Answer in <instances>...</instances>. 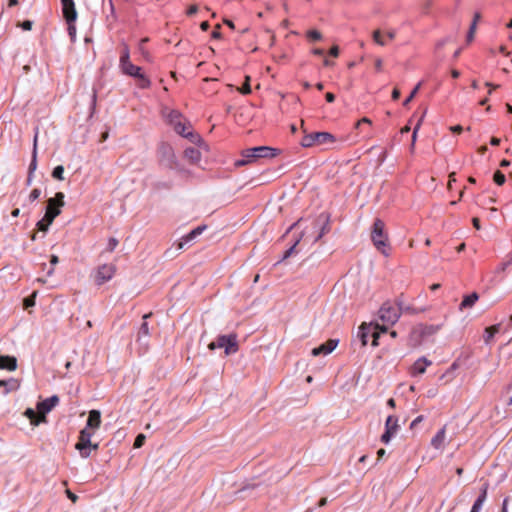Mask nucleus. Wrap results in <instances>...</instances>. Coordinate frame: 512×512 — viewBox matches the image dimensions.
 <instances>
[{"mask_svg": "<svg viewBox=\"0 0 512 512\" xmlns=\"http://www.w3.org/2000/svg\"><path fill=\"white\" fill-rule=\"evenodd\" d=\"M163 117L174 131L182 137L188 139L193 144L202 145L201 137L191 130V124L178 110H163Z\"/></svg>", "mask_w": 512, "mask_h": 512, "instance_id": "1", "label": "nucleus"}, {"mask_svg": "<svg viewBox=\"0 0 512 512\" xmlns=\"http://www.w3.org/2000/svg\"><path fill=\"white\" fill-rule=\"evenodd\" d=\"M336 141L335 136L329 132H312L306 133L301 139V146L310 148L319 145H329Z\"/></svg>", "mask_w": 512, "mask_h": 512, "instance_id": "2", "label": "nucleus"}, {"mask_svg": "<svg viewBox=\"0 0 512 512\" xmlns=\"http://www.w3.org/2000/svg\"><path fill=\"white\" fill-rule=\"evenodd\" d=\"M61 5L63 16L68 23V34L71 38V41L74 42L76 38V27L74 22L77 18L75 3L73 0H61Z\"/></svg>", "mask_w": 512, "mask_h": 512, "instance_id": "3", "label": "nucleus"}, {"mask_svg": "<svg viewBox=\"0 0 512 512\" xmlns=\"http://www.w3.org/2000/svg\"><path fill=\"white\" fill-rule=\"evenodd\" d=\"M385 224L381 219H376L373 223V228L371 232V239L376 248L381 251L383 254L387 255V235L384 232Z\"/></svg>", "mask_w": 512, "mask_h": 512, "instance_id": "4", "label": "nucleus"}, {"mask_svg": "<svg viewBox=\"0 0 512 512\" xmlns=\"http://www.w3.org/2000/svg\"><path fill=\"white\" fill-rule=\"evenodd\" d=\"M400 308L389 303H384L379 310V318L383 322L382 332L387 331V326L395 324L400 317Z\"/></svg>", "mask_w": 512, "mask_h": 512, "instance_id": "5", "label": "nucleus"}, {"mask_svg": "<svg viewBox=\"0 0 512 512\" xmlns=\"http://www.w3.org/2000/svg\"><path fill=\"white\" fill-rule=\"evenodd\" d=\"M64 206V194L57 192L54 197L49 198L47 201L46 212L44 220L52 223L54 219L61 213V207Z\"/></svg>", "mask_w": 512, "mask_h": 512, "instance_id": "6", "label": "nucleus"}, {"mask_svg": "<svg viewBox=\"0 0 512 512\" xmlns=\"http://www.w3.org/2000/svg\"><path fill=\"white\" fill-rule=\"evenodd\" d=\"M216 348H224L225 354L227 355L237 352L238 344L236 335L230 334L219 336L216 341L209 344L210 350H215Z\"/></svg>", "mask_w": 512, "mask_h": 512, "instance_id": "7", "label": "nucleus"}, {"mask_svg": "<svg viewBox=\"0 0 512 512\" xmlns=\"http://www.w3.org/2000/svg\"><path fill=\"white\" fill-rule=\"evenodd\" d=\"M94 432V430L84 427L79 433L75 448L79 451L82 458H88L91 454V438Z\"/></svg>", "mask_w": 512, "mask_h": 512, "instance_id": "8", "label": "nucleus"}, {"mask_svg": "<svg viewBox=\"0 0 512 512\" xmlns=\"http://www.w3.org/2000/svg\"><path fill=\"white\" fill-rule=\"evenodd\" d=\"M160 163L167 168L176 169L178 162L173 147L168 143H161L158 147Z\"/></svg>", "mask_w": 512, "mask_h": 512, "instance_id": "9", "label": "nucleus"}, {"mask_svg": "<svg viewBox=\"0 0 512 512\" xmlns=\"http://www.w3.org/2000/svg\"><path fill=\"white\" fill-rule=\"evenodd\" d=\"M121 71L128 76L138 80L140 88H148L151 84L150 80L142 73L139 66L134 65L132 62L126 63L120 67Z\"/></svg>", "mask_w": 512, "mask_h": 512, "instance_id": "10", "label": "nucleus"}, {"mask_svg": "<svg viewBox=\"0 0 512 512\" xmlns=\"http://www.w3.org/2000/svg\"><path fill=\"white\" fill-rule=\"evenodd\" d=\"M399 430L398 418L393 415H389L385 422V431L381 436V441L388 444L390 440L396 435Z\"/></svg>", "mask_w": 512, "mask_h": 512, "instance_id": "11", "label": "nucleus"}, {"mask_svg": "<svg viewBox=\"0 0 512 512\" xmlns=\"http://www.w3.org/2000/svg\"><path fill=\"white\" fill-rule=\"evenodd\" d=\"M116 272L114 264H103L97 269L95 281L97 285H102L111 280Z\"/></svg>", "mask_w": 512, "mask_h": 512, "instance_id": "12", "label": "nucleus"}, {"mask_svg": "<svg viewBox=\"0 0 512 512\" xmlns=\"http://www.w3.org/2000/svg\"><path fill=\"white\" fill-rule=\"evenodd\" d=\"M377 328H380L379 325H376L374 329H372L371 326H368L366 324H362L359 328L358 337L360 338L362 345L366 346L368 343V337L371 335L373 337L372 345L377 346L378 345V338L379 333L376 331Z\"/></svg>", "mask_w": 512, "mask_h": 512, "instance_id": "13", "label": "nucleus"}, {"mask_svg": "<svg viewBox=\"0 0 512 512\" xmlns=\"http://www.w3.org/2000/svg\"><path fill=\"white\" fill-rule=\"evenodd\" d=\"M59 403V397L53 395L37 404V410L42 415V420L46 419V414L49 413Z\"/></svg>", "mask_w": 512, "mask_h": 512, "instance_id": "14", "label": "nucleus"}, {"mask_svg": "<svg viewBox=\"0 0 512 512\" xmlns=\"http://www.w3.org/2000/svg\"><path fill=\"white\" fill-rule=\"evenodd\" d=\"M338 343V339H329L318 347L313 348L311 353L313 356L328 355L337 347Z\"/></svg>", "mask_w": 512, "mask_h": 512, "instance_id": "15", "label": "nucleus"}, {"mask_svg": "<svg viewBox=\"0 0 512 512\" xmlns=\"http://www.w3.org/2000/svg\"><path fill=\"white\" fill-rule=\"evenodd\" d=\"M255 153V158H273L278 155V150L269 146H257L250 148V151Z\"/></svg>", "mask_w": 512, "mask_h": 512, "instance_id": "16", "label": "nucleus"}, {"mask_svg": "<svg viewBox=\"0 0 512 512\" xmlns=\"http://www.w3.org/2000/svg\"><path fill=\"white\" fill-rule=\"evenodd\" d=\"M205 229H206V226L203 225V226H198V227L194 228L193 230H191L188 234H186L185 236H183L181 238L180 242L178 243V249H182L187 243L191 242L196 237L201 235Z\"/></svg>", "mask_w": 512, "mask_h": 512, "instance_id": "17", "label": "nucleus"}, {"mask_svg": "<svg viewBox=\"0 0 512 512\" xmlns=\"http://www.w3.org/2000/svg\"><path fill=\"white\" fill-rule=\"evenodd\" d=\"M100 424L101 413L98 410H91L89 412L85 427L95 431L100 427Z\"/></svg>", "mask_w": 512, "mask_h": 512, "instance_id": "18", "label": "nucleus"}, {"mask_svg": "<svg viewBox=\"0 0 512 512\" xmlns=\"http://www.w3.org/2000/svg\"><path fill=\"white\" fill-rule=\"evenodd\" d=\"M150 316H151V313L145 314L143 316L144 322L141 324L140 329L138 331V335H137V341L143 345L147 344L146 338H148L150 335L149 326H148V323L146 322V319H148Z\"/></svg>", "mask_w": 512, "mask_h": 512, "instance_id": "19", "label": "nucleus"}, {"mask_svg": "<svg viewBox=\"0 0 512 512\" xmlns=\"http://www.w3.org/2000/svg\"><path fill=\"white\" fill-rule=\"evenodd\" d=\"M431 365V361L428 360L426 357H421L415 363L412 367V375L416 376L419 374H423L426 371V368Z\"/></svg>", "mask_w": 512, "mask_h": 512, "instance_id": "20", "label": "nucleus"}, {"mask_svg": "<svg viewBox=\"0 0 512 512\" xmlns=\"http://www.w3.org/2000/svg\"><path fill=\"white\" fill-rule=\"evenodd\" d=\"M20 384L17 379L9 378L6 380H0V388H3V394L6 395L10 392L16 391Z\"/></svg>", "mask_w": 512, "mask_h": 512, "instance_id": "21", "label": "nucleus"}, {"mask_svg": "<svg viewBox=\"0 0 512 512\" xmlns=\"http://www.w3.org/2000/svg\"><path fill=\"white\" fill-rule=\"evenodd\" d=\"M17 368V359L14 356H5L0 354V369L14 371Z\"/></svg>", "mask_w": 512, "mask_h": 512, "instance_id": "22", "label": "nucleus"}, {"mask_svg": "<svg viewBox=\"0 0 512 512\" xmlns=\"http://www.w3.org/2000/svg\"><path fill=\"white\" fill-rule=\"evenodd\" d=\"M446 439L445 427L441 428L431 439V446L435 449H443Z\"/></svg>", "mask_w": 512, "mask_h": 512, "instance_id": "23", "label": "nucleus"}, {"mask_svg": "<svg viewBox=\"0 0 512 512\" xmlns=\"http://www.w3.org/2000/svg\"><path fill=\"white\" fill-rule=\"evenodd\" d=\"M501 329V324L497 323L490 327L485 328L483 333V340L486 345H490L492 343L493 337L497 334Z\"/></svg>", "mask_w": 512, "mask_h": 512, "instance_id": "24", "label": "nucleus"}, {"mask_svg": "<svg viewBox=\"0 0 512 512\" xmlns=\"http://www.w3.org/2000/svg\"><path fill=\"white\" fill-rule=\"evenodd\" d=\"M184 156L187 160H189L192 164H196L201 159V153L197 148L188 147L184 151Z\"/></svg>", "mask_w": 512, "mask_h": 512, "instance_id": "25", "label": "nucleus"}, {"mask_svg": "<svg viewBox=\"0 0 512 512\" xmlns=\"http://www.w3.org/2000/svg\"><path fill=\"white\" fill-rule=\"evenodd\" d=\"M478 299L479 295L476 292L464 296L462 302L460 303L459 309L464 310L466 308H471L477 302Z\"/></svg>", "mask_w": 512, "mask_h": 512, "instance_id": "26", "label": "nucleus"}, {"mask_svg": "<svg viewBox=\"0 0 512 512\" xmlns=\"http://www.w3.org/2000/svg\"><path fill=\"white\" fill-rule=\"evenodd\" d=\"M37 139H38V132L36 131L34 140H33L32 159H31V162L29 164V169H28V172L33 173V174L37 168Z\"/></svg>", "mask_w": 512, "mask_h": 512, "instance_id": "27", "label": "nucleus"}, {"mask_svg": "<svg viewBox=\"0 0 512 512\" xmlns=\"http://www.w3.org/2000/svg\"><path fill=\"white\" fill-rule=\"evenodd\" d=\"M249 151H250V148L245 149L242 152V158L235 162L236 166H238V167L244 166V165H247L248 163H251L252 161L256 160L255 155H254L255 153H252Z\"/></svg>", "mask_w": 512, "mask_h": 512, "instance_id": "28", "label": "nucleus"}, {"mask_svg": "<svg viewBox=\"0 0 512 512\" xmlns=\"http://www.w3.org/2000/svg\"><path fill=\"white\" fill-rule=\"evenodd\" d=\"M322 223L321 225V230H320V233L318 234V236L315 238V242L318 241L319 239H321L323 237V235H325L328 231H329V217L327 215H320L319 219H318V222Z\"/></svg>", "mask_w": 512, "mask_h": 512, "instance_id": "29", "label": "nucleus"}, {"mask_svg": "<svg viewBox=\"0 0 512 512\" xmlns=\"http://www.w3.org/2000/svg\"><path fill=\"white\" fill-rule=\"evenodd\" d=\"M487 497V490L484 488L478 498L475 500L470 512H480Z\"/></svg>", "mask_w": 512, "mask_h": 512, "instance_id": "30", "label": "nucleus"}, {"mask_svg": "<svg viewBox=\"0 0 512 512\" xmlns=\"http://www.w3.org/2000/svg\"><path fill=\"white\" fill-rule=\"evenodd\" d=\"M300 240H301V236L296 238L293 245L284 252L282 258L277 263H280V262L286 260L287 258H289L290 256H292L293 254L297 253L296 247L299 244Z\"/></svg>", "mask_w": 512, "mask_h": 512, "instance_id": "31", "label": "nucleus"}, {"mask_svg": "<svg viewBox=\"0 0 512 512\" xmlns=\"http://www.w3.org/2000/svg\"><path fill=\"white\" fill-rule=\"evenodd\" d=\"M130 51L129 47L126 44H123V49L121 51L120 59H119V66H123L126 63H130Z\"/></svg>", "mask_w": 512, "mask_h": 512, "instance_id": "32", "label": "nucleus"}, {"mask_svg": "<svg viewBox=\"0 0 512 512\" xmlns=\"http://www.w3.org/2000/svg\"><path fill=\"white\" fill-rule=\"evenodd\" d=\"M26 416L30 419V422L32 425H39L40 422H42V417L41 418H37L36 417V413L33 409H27L26 412H25Z\"/></svg>", "mask_w": 512, "mask_h": 512, "instance_id": "33", "label": "nucleus"}, {"mask_svg": "<svg viewBox=\"0 0 512 512\" xmlns=\"http://www.w3.org/2000/svg\"><path fill=\"white\" fill-rule=\"evenodd\" d=\"M373 40L380 46L386 45V38L381 34L380 30H375L373 32Z\"/></svg>", "mask_w": 512, "mask_h": 512, "instance_id": "34", "label": "nucleus"}, {"mask_svg": "<svg viewBox=\"0 0 512 512\" xmlns=\"http://www.w3.org/2000/svg\"><path fill=\"white\" fill-rule=\"evenodd\" d=\"M64 167L62 165L56 166L52 171V177L57 180H63Z\"/></svg>", "mask_w": 512, "mask_h": 512, "instance_id": "35", "label": "nucleus"}, {"mask_svg": "<svg viewBox=\"0 0 512 512\" xmlns=\"http://www.w3.org/2000/svg\"><path fill=\"white\" fill-rule=\"evenodd\" d=\"M421 83H418L415 88L411 91L410 95L404 100L403 106H408V104L412 101V99L416 96L419 91Z\"/></svg>", "mask_w": 512, "mask_h": 512, "instance_id": "36", "label": "nucleus"}, {"mask_svg": "<svg viewBox=\"0 0 512 512\" xmlns=\"http://www.w3.org/2000/svg\"><path fill=\"white\" fill-rule=\"evenodd\" d=\"M493 180L497 185H503L505 183L506 178L502 172L496 171L494 173Z\"/></svg>", "mask_w": 512, "mask_h": 512, "instance_id": "37", "label": "nucleus"}, {"mask_svg": "<svg viewBox=\"0 0 512 512\" xmlns=\"http://www.w3.org/2000/svg\"><path fill=\"white\" fill-rule=\"evenodd\" d=\"M147 41H148V39H147V38H143V39H141V40H140V42H139V47H138V49H139V51H140L141 55H142L145 59L149 60V53L145 50V47H144V44H145Z\"/></svg>", "mask_w": 512, "mask_h": 512, "instance_id": "38", "label": "nucleus"}, {"mask_svg": "<svg viewBox=\"0 0 512 512\" xmlns=\"http://www.w3.org/2000/svg\"><path fill=\"white\" fill-rule=\"evenodd\" d=\"M307 37L312 40V41H318L322 38V35L319 31L317 30H309L307 32Z\"/></svg>", "mask_w": 512, "mask_h": 512, "instance_id": "39", "label": "nucleus"}, {"mask_svg": "<svg viewBox=\"0 0 512 512\" xmlns=\"http://www.w3.org/2000/svg\"><path fill=\"white\" fill-rule=\"evenodd\" d=\"M51 224L52 223H48L47 221H45L43 217L41 220L37 222L36 226L40 231L46 232L48 231V228Z\"/></svg>", "mask_w": 512, "mask_h": 512, "instance_id": "40", "label": "nucleus"}, {"mask_svg": "<svg viewBox=\"0 0 512 512\" xmlns=\"http://www.w3.org/2000/svg\"><path fill=\"white\" fill-rule=\"evenodd\" d=\"M249 80H250V77H246V82L244 83V85L240 88V93L246 95V94H250L251 93V87H250V84H249Z\"/></svg>", "mask_w": 512, "mask_h": 512, "instance_id": "41", "label": "nucleus"}, {"mask_svg": "<svg viewBox=\"0 0 512 512\" xmlns=\"http://www.w3.org/2000/svg\"><path fill=\"white\" fill-rule=\"evenodd\" d=\"M145 439H146L145 435H143V434H139V435L136 437L135 441H134V448H140V447H142V446H143V444H144V442H145Z\"/></svg>", "mask_w": 512, "mask_h": 512, "instance_id": "42", "label": "nucleus"}, {"mask_svg": "<svg viewBox=\"0 0 512 512\" xmlns=\"http://www.w3.org/2000/svg\"><path fill=\"white\" fill-rule=\"evenodd\" d=\"M476 30V23L472 22L469 28V31L467 33V42H471L474 38V33Z\"/></svg>", "mask_w": 512, "mask_h": 512, "instance_id": "43", "label": "nucleus"}, {"mask_svg": "<svg viewBox=\"0 0 512 512\" xmlns=\"http://www.w3.org/2000/svg\"><path fill=\"white\" fill-rule=\"evenodd\" d=\"M118 245V240L116 238H110L107 245V250L112 252Z\"/></svg>", "mask_w": 512, "mask_h": 512, "instance_id": "44", "label": "nucleus"}, {"mask_svg": "<svg viewBox=\"0 0 512 512\" xmlns=\"http://www.w3.org/2000/svg\"><path fill=\"white\" fill-rule=\"evenodd\" d=\"M41 195V190L38 189V188H35L31 191L30 195H29V199L30 201H35L36 199H38Z\"/></svg>", "mask_w": 512, "mask_h": 512, "instance_id": "45", "label": "nucleus"}, {"mask_svg": "<svg viewBox=\"0 0 512 512\" xmlns=\"http://www.w3.org/2000/svg\"><path fill=\"white\" fill-rule=\"evenodd\" d=\"M35 305V294L32 297L24 299L25 308L31 307Z\"/></svg>", "mask_w": 512, "mask_h": 512, "instance_id": "46", "label": "nucleus"}, {"mask_svg": "<svg viewBox=\"0 0 512 512\" xmlns=\"http://www.w3.org/2000/svg\"><path fill=\"white\" fill-rule=\"evenodd\" d=\"M423 419H424V416H422V415L417 416V417H416V418L411 422V424H410V428H411V429L416 428V427H417V425H418V424H420V423L423 421Z\"/></svg>", "mask_w": 512, "mask_h": 512, "instance_id": "47", "label": "nucleus"}, {"mask_svg": "<svg viewBox=\"0 0 512 512\" xmlns=\"http://www.w3.org/2000/svg\"><path fill=\"white\" fill-rule=\"evenodd\" d=\"M423 119V116L420 118L419 122L417 123V125L414 127V130H413V134H412V146L414 145L415 141H416V136H417V132L419 130V127H420V124H421V121Z\"/></svg>", "mask_w": 512, "mask_h": 512, "instance_id": "48", "label": "nucleus"}, {"mask_svg": "<svg viewBox=\"0 0 512 512\" xmlns=\"http://www.w3.org/2000/svg\"><path fill=\"white\" fill-rule=\"evenodd\" d=\"M32 25H33V23H32V21H30V20H25V21H23V22L21 23V27H22V29H23V30H25V31H29V30H31Z\"/></svg>", "mask_w": 512, "mask_h": 512, "instance_id": "49", "label": "nucleus"}, {"mask_svg": "<svg viewBox=\"0 0 512 512\" xmlns=\"http://www.w3.org/2000/svg\"><path fill=\"white\" fill-rule=\"evenodd\" d=\"M329 54L333 57H337L339 55V48L338 46H333L330 51H329Z\"/></svg>", "mask_w": 512, "mask_h": 512, "instance_id": "50", "label": "nucleus"}, {"mask_svg": "<svg viewBox=\"0 0 512 512\" xmlns=\"http://www.w3.org/2000/svg\"><path fill=\"white\" fill-rule=\"evenodd\" d=\"M219 29H220V25H217L215 27V30L212 32V37L213 38L218 39V38L221 37V33H220Z\"/></svg>", "mask_w": 512, "mask_h": 512, "instance_id": "51", "label": "nucleus"}, {"mask_svg": "<svg viewBox=\"0 0 512 512\" xmlns=\"http://www.w3.org/2000/svg\"><path fill=\"white\" fill-rule=\"evenodd\" d=\"M197 11H198L197 6H196V5H192V6H190V7H189V9L187 10V14H188V15H190V16H192V15L196 14V13H197Z\"/></svg>", "mask_w": 512, "mask_h": 512, "instance_id": "52", "label": "nucleus"}, {"mask_svg": "<svg viewBox=\"0 0 512 512\" xmlns=\"http://www.w3.org/2000/svg\"><path fill=\"white\" fill-rule=\"evenodd\" d=\"M66 494H67L68 498H69L72 502H74V503H75V502L77 501V499H78L77 495H75L74 493H72L70 490H67V491H66Z\"/></svg>", "mask_w": 512, "mask_h": 512, "instance_id": "53", "label": "nucleus"}, {"mask_svg": "<svg viewBox=\"0 0 512 512\" xmlns=\"http://www.w3.org/2000/svg\"><path fill=\"white\" fill-rule=\"evenodd\" d=\"M326 101L332 103L335 101V95L331 92L326 93L325 95Z\"/></svg>", "mask_w": 512, "mask_h": 512, "instance_id": "54", "label": "nucleus"}, {"mask_svg": "<svg viewBox=\"0 0 512 512\" xmlns=\"http://www.w3.org/2000/svg\"><path fill=\"white\" fill-rule=\"evenodd\" d=\"M400 98V91L395 88L393 91H392V99L393 100H398Z\"/></svg>", "mask_w": 512, "mask_h": 512, "instance_id": "55", "label": "nucleus"}, {"mask_svg": "<svg viewBox=\"0 0 512 512\" xmlns=\"http://www.w3.org/2000/svg\"><path fill=\"white\" fill-rule=\"evenodd\" d=\"M450 130L454 133H461L463 128L460 125H455L450 128Z\"/></svg>", "mask_w": 512, "mask_h": 512, "instance_id": "56", "label": "nucleus"}, {"mask_svg": "<svg viewBox=\"0 0 512 512\" xmlns=\"http://www.w3.org/2000/svg\"><path fill=\"white\" fill-rule=\"evenodd\" d=\"M362 123H366V124H369V125H370V124L372 123V121H371L369 118L364 117V118H362L360 121H358V122H357L356 126H359V125H360V124H362Z\"/></svg>", "mask_w": 512, "mask_h": 512, "instance_id": "57", "label": "nucleus"}, {"mask_svg": "<svg viewBox=\"0 0 512 512\" xmlns=\"http://www.w3.org/2000/svg\"><path fill=\"white\" fill-rule=\"evenodd\" d=\"M210 27V24L207 22V21H203L201 24H200V28L203 30V31H207Z\"/></svg>", "mask_w": 512, "mask_h": 512, "instance_id": "58", "label": "nucleus"}, {"mask_svg": "<svg viewBox=\"0 0 512 512\" xmlns=\"http://www.w3.org/2000/svg\"><path fill=\"white\" fill-rule=\"evenodd\" d=\"M396 36V32L394 30H391L389 31L387 34H386V38L389 39V40H393Z\"/></svg>", "mask_w": 512, "mask_h": 512, "instance_id": "59", "label": "nucleus"}, {"mask_svg": "<svg viewBox=\"0 0 512 512\" xmlns=\"http://www.w3.org/2000/svg\"><path fill=\"white\" fill-rule=\"evenodd\" d=\"M375 69H376L377 71H381V69H382V60H381V59H377V60L375 61Z\"/></svg>", "mask_w": 512, "mask_h": 512, "instance_id": "60", "label": "nucleus"}, {"mask_svg": "<svg viewBox=\"0 0 512 512\" xmlns=\"http://www.w3.org/2000/svg\"><path fill=\"white\" fill-rule=\"evenodd\" d=\"M500 141H501V140H500L499 138L492 137V138H491V140H490V143H491V145H493V146H497V145H499V144H500Z\"/></svg>", "mask_w": 512, "mask_h": 512, "instance_id": "61", "label": "nucleus"}, {"mask_svg": "<svg viewBox=\"0 0 512 512\" xmlns=\"http://www.w3.org/2000/svg\"><path fill=\"white\" fill-rule=\"evenodd\" d=\"M472 222H473V226H474L476 229H478V230H479V229H480V221H479V219H478V218H473Z\"/></svg>", "mask_w": 512, "mask_h": 512, "instance_id": "62", "label": "nucleus"}, {"mask_svg": "<svg viewBox=\"0 0 512 512\" xmlns=\"http://www.w3.org/2000/svg\"><path fill=\"white\" fill-rule=\"evenodd\" d=\"M387 405H388L389 407H391V408H395V406H396V402H395V400H394L393 398H390V399H388V401H387Z\"/></svg>", "mask_w": 512, "mask_h": 512, "instance_id": "63", "label": "nucleus"}, {"mask_svg": "<svg viewBox=\"0 0 512 512\" xmlns=\"http://www.w3.org/2000/svg\"><path fill=\"white\" fill-rule=\"evenodd\" d=\"M313 54L322 56L324 54V51L320 48H315V49H313Z\"/></svg>", "mask_w": 512, "mask_h": 512, "instance_id": "64", "label": "nucleus"}]
</instances>
